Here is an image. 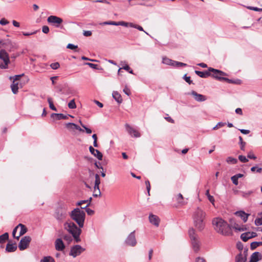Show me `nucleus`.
I'll list each match as a JSON object with an SVG mask.
<instances>
[{"label": "nucleus", "mask_w": 262, "mask_h": 262, "mask_svg": "<svg viewBox=\"0 0 262 262\" xmlns=\"http://www.w3.org/2000/svg\"><path fill=\"white\" fill-rule=\"evenodd\" d=\"M31 241V238L29 236H25L23 237L18 244V248L19 250H24L26 249L29 245Z\"/></svg>", "instance_id": "nucleus-11"}, {"label": "nucleus", "mask_w": 262, "mask_h": 262, "mask_svg": "<svg viewBox=\"0 0 262 262\" xmlns=\"http://www.w3.org/2000/svg\"><path fill=\"white\" fill-rule=\"evenodd\" d=\"M40 262H55V260L52 257L48 256L44 257Z\"/></svg>", "instance_id": "nucleus-38"}, {"label": "nucleus", "mask_w": 262, "mask_h": 262, "mask_svg": "<svg viewBox=\"0 0 262 262\" xmlns=\"http://www.w3.org/2000/svg\"><path fill=\"white\" fill-rule=\"evenodd\" d=\"M148 218L149 221L151 224L157 227H159L160 222V219L157 215L150 213L149 215Z\"/></svg>", "instance_id": "nucleus-15"}, {"label": "nucleus", "mask_w": 262, "mask_h": 262, "mask_svg": "<svg viewBox=\"0 0 262 262\" xmlns=\"http://www.w3.org/2000/svg\"><path fill=\"white\" fill-rule=\"evenodd\" d=\"M92 199V198H90L89 200L80 201L77 202L76 205L78 206H81L82 204L86 203L88 204L86 205V206L88 207L90 205Z\"/></svg>", "instance_id": "nucleus-34"}, {"label": "nucleus", "mask_w": 262, "mask_h": 262, "mask_svg": "<svg viewBox=\"0 0 262 262\" xmlns=\"http://www.w3.org/2000/svg\"><path fill=\"white\" fill-rule=\"evenodd\" d=\"M235 214L238 216H239L244 223L247 221L248 216L249 215V214L246 213L244 211H236Z\"/></svg>", "instance_id": "nucleus-22"}, {"label": "nucleus", "mask_w": 262, "mask_h": 262, "mask_svg": "<svg viewBox=\"0 0 262 262\" xmlns=\"http://www.w3.org/2000/svg\"><path fill=\"white\" fill-rule=\"evenodd\" d=\"M195 262H206V261L203 257H198L195 259Z\"/></svg>", "instance_id": "nucleus-64"}, {"label": "nucleus", "mask_w": 262, "mask_h": 262, "mask_svg": "<svg viewBox=\"0 0 262 262\" xmlns=\"http://www.w3.org/2000/svg\"><path fill=\"white\" fill-rule=\"evenodd\" d=\"M9 238V234L7 232L4 233L3 234L0 235V243H4Z\"/></svg>", "instance_id": "nucleus-33"}, {"label": "nucleus", "mask_w": 262, "mask_h": 262, "mask_svg": "<svg viewBox=\"0 0 262 262\" xmlns=\"http://www.w3.org/2000/svg\"><path fill=\"white\" fill-rule=\"evenodd\" d=\"M183 196L181 193H179L177 196V201L179 204L184 205L185 203L183 201Z\"/></svg>", "instance_id": "nucleus-40"}, {"label": "nucleus", "mask_w": 262, "mask_h": 262, "mask_svg": "<svg viewBox=\"0 0 262 262\" xmlns=\"http://www.w3.org/2000/svg\"><path fill=\"white\" fill-rule=\"evenodd\" d=\"M18 83L17 82L13 81L12 84L11 85V88L12 90V92L13 94H16L18 92Z\"/></svg>", "instance_id": "nucleus-28"}, {"label": "nucleus", "mask_w": 262, "mask_h": 262, "mask_svg": "<svg viewBox=\"0 0 262 262\" xmlns=\"http://www.w3.org/2000/svg\"><path fill=\"white\" fill-rule=\"evenodd\" d=\"M17 249L16 243L10 244L8 243L6 245V250L8 252H14Z\"/></svg>", "instance_id": "nucleus-24"}, {"label": "nucleus", "mask_w": 262, "mask_h": 262, "mask_svg": "<svg viewBox=\"0 0 262 262\" xmlns=\"http://www.w3.org/2000/svg\"><path fill=\"white\" fill-rule=\"evenodd\" d=\"M0 59L3 60L5 63V66H3L2 68H7L8 65L10 63V60L9 55L5 50H0Z\"/></svg>", "instance_id": "nucleus-12"}, {"label": "nucleus", "mask_w": 262, "mask_h": 262, "mask_svg": "<svg viewBox=\"0 0 262 262\" xmlns=\"http://www.w3.org/2000/svg\"><path fill=\"white\" fill-rule=\"evenodd\" d=\"M235 262H246L247 258L243 256L242 252H240L235 256Z\"/></svg>", "instance_id": "nucleus-27"}, {"label": "nucleus", "mask_w": 262, "mask_h": 262, "mask_svg": "<svg viewBox=\"0 0 262 262\" xmlns=\"http://www.w3.org/2000/svg\"><path fill=\"white\" fill-rule=\"evenodd\" d=\"M215 230L219 233L225 236L232 235L231 227L222 218L216 217L212 220Z\"/></svg>", "instance_id": "nucleus-1"}, {"label": "nucleus", "mask_w": 262, "mask_h": 262, "mask_svg": "<svg viewBox=\"0 0 262 262\" xmlns=\"http://www.w3.org/2000/svg\"><path fill=\"white\" fill-rule=\"evenodd\" d=\"M84 251V248H82L80 245H76L71 248L69 255L73 257H76Z\"/></svg>", "instance_id": "nucleus-10"}, {"label": "nucleus", "mask_w": 262, "mask_h": 262, "mask_svg": "<svg viewBox=\"0 0 262 262\" xmlns=\"http://www.w3.org/2000/svg\"><path fill=\"white\" fill-rule=\"evenodd\" d=\"M130 27L136 28L141 31H143L145 33L148 35V33L146 32L145 31H144L142 27H141V26L133 23V24H131L130 25Z\"/></svg>", "instance_id": "nucleus-35"}, {"label": "nucleus", "mask_w": 262, "mask_h": 262, "mask_svg": "<svg viewBox=\"0 0 262 262\" xmlns=\"http://www.w3.org/2000/svg\"><path fill=\"white\" fill-rule=\"evenodd\" d=\"M190 238L191 241V244L194 251L198 252L200 249V242L198 241V236L195 234L193 228H191L188 231Z\"/></svg>", "instance_id": "nucleus-6"}, {"label": "nucleus", "mask_w": 262, "mask_h": 262, "mask_svg": "<svg viewBox=\"0 0 262 262\" xmlns=\"http://www.w3.org/2000/svg\"><path fill=\"white\" fill-rule=\"evenodd\" d=\"M205 212L200 208L198 207L193 214V220L195 227L202 231L205 227Z\"/></svg>", "instance_id": "nucleus-2"}, {"label": "nucleus", "mask_w": 262, "mask_h": 262, "mask_svg": "<svg viewBox=\"0 0 262 262\" xmlns=\"http://www.w3.org/2000/svg\"><path fill=\"white\" fill-rule=\"evenodd\" d=\"M67 48L69 49L75 50L78 48V46L72 43H69L67 45Z\"/></svg>", "instance_id": "nucleus-57"}, {"label": "nucleus", "mask_w": 262, "mask_h": 262, "mask_svg": "<svg viewBox=\"0 0 262 262\" xmlns=\"http://www.w3.org/2000/svg\"><path fill=\"white\" fill-rule=\"evenodd\" d=\"M113 98L119 103L122 102V98L121 95L117 91H114L112 94Z\"/></svg>", "instance_id": "nucleus-26"}, {"label": "nucleus", "mask_w": 262, "mask_h": 262, "mask_svg": "<svg viewBox=\"0 0 262 262\" xmlns=\"http://www.w3.org/2000/svg\"><path fill=\"white\" fill-rule=\"evenodd\" d=\"M55 249L57 251H61L65 248V246L62 239L61 238H57L55 241Z\"/></svg>", "instance_id": "nucleus-19"}, {"label": "nucleus", "mask_w": 262, "mask_h": 262, "mask_svg": "<svg viewBox=\"0 0 262 262\" xmlns=\"http://www.w3.org/2000/svg\"><path fill=\"white\" fill-rule=\"evenodd\" d=\"M184 79L189 84L193 83L192 81L190 79V76H187V74H185L183 76Z\"/></svg>", "instance_id": "nucleus-52"}, {"label": "nucleus", "mask_w": 262, "mask_h": 262, "mask_svg": "<svg viewBox=\"0 0 262 262\" xmlns=\"http://www.w3.org/2000/svg\"><path fill=\"white\" fill-rule=\"evenodd\" d=\"M50 29L48 26H43L42 28V31L45 34H47L49 32Z\"/></svg>", "instance_id": "nucleus-58"}, {"label": "nucleus", "mask_w": 262, "mask_h": 262, "mask_svg": "<svg viewBox=\"0 0 262 262\" xmlns=\"http://www.w3.org/2000/svg\"><path fill=\"white\" fill-rule=\"evenodd\" d=\"M208 70L209 71H211L213 73L211 75L212 77L221 81H223L224 78L223 76L227 75L226 73L212 68H209Z\"/></svg>", "instance_id": "nucleus-8"}, {"label": "nucleus", "mask_w": 262, "mask_h": 262, "mask_svg": "<svg viewBox=\"0 0 262 262\" xmlns=\"http://www.w3.org/2000/svg\"><path fill=\"white\" fill-rule=\"evenodd\" d=\"M115 21H104L102 23H100V25H114L115 26Z\"/></svg>", "instance_id": "nucleus-50"}, {"label": "nucleus", "mask_w": 262, "mask_h": 262, "mask_svg": "<svg viewBox=\"0 0 262 262\" xmlns=\"http://www.w3.org/2000/svg\"><path fill=\"white\" fill-rule=\"evenodd\" d=\"M24 75V74L20 75H16L13 77H10V79H13V81L16 82L20 79V77Z\"/></svg>", "instance_id": "nucleus-47"}, {"label": "nucleus", "mask_w": 262, "mask_h": 262, "mask_svg": "<svg viewBox=\"0 0 262 262\" xmlns=\"http://www.w3.org/2000/svg\"><path fill=\"white\" fill-rule=\"evenodd\" d=\"M251 170L252 172L256 171L257 172L260 173L262 171V168H258L257 166H253L251 168Z\"/></svg>", "instance_id": "nucleus-49"}, {"label": "nucleus", "mask_w": 262, "mask_h": 262, "mask_svg": "<svg viewBox=\"0 0 262 262\" xmlns=\"http://www.w3.org/2000/svg\"><path fill=\"white\" fill-rule=\"evenodd\" d=\"M51 68L53 70H56L60 67V64L58 62H54L51 64Z\"/></svg>", "instance_id": "nucleus-48"}, {"label": "nucleus", "mask_w": 262, "mask_h": 262, "mask_svg": "<svg viewBox=\"0 0 262 262\" xmlns=\"http://www.w3.org/2000/svg\"><path fill=\"white\" fill-rule=\"evenodd\" d=\"M122 69L124 70L127 71L129 72V73L133 74V71L130 69V67L128 65H125V66H123Z\"/></svg>", "instance_id": "nucleus-59"}, {"label": "nucleus", "mask_w": 262, "mask_h": 262, "mask_svg": "<svg viewBox=\"0 0 262 262\" xmlns=\"http://www.w3.org/2000/svg\"><path fill=\"white\" fill-rule=\"evenodd\" d=\"M67 207L65 206L57 207L54 213V217L59 223H62L67 218Z\"/></svg>", "instance_id": "nucleus-5"}, {"label": "nucleus", "mask_w": 262, "mask_h": 262, "mask_svg": "<svg viewBox=\"0 0 262 262\" xmlns=\"http://www.w3.org/2000/svg\"><path fill=\"white\" fill-rule=\"evenodd\" d=\"M225 123L220 122L214 127H213V129L215 130L219 128L223 127L225 125Z\"/></svg>", "instance_id": "nucleus-53"}, {"label": "nucleus", "mask_w": 262, "mask_h": 262, "mask_svg": "<svg viewBox=\"0 0 262 262\" xmlns=\"http://www.w3.org/2000/svg\"><path fill=\"white\" fill-rule=\"evenodd\" d=\"M69 117L73 118L74 117L70 115H65L63 114H56V113H52L51 115V117L57 120H60L61 119H67Z\"/></svg>", "instance_id": "nucleus-16"}, {"label": "nucleus", "mask_w": 262, "mask_h": 262, "mask_svg": "<svg viewBox=\"0 0 262 262\" xmlns=\"http://www.w3.org/2000/svg\"><path fill=\"white\" fill-rule=\"evenodd\" d=\"M95 183L100 184V179L99 176L98 174H96L95 176Z\"/></svg>", "instance_id": "nucleus-62"}, {"label": "nucleus", "mask_w": 262, "mask_h": 262, "mask_svg": "<svg viewBox=\"0 0 262 262\" xmlns=\"http://www.w3.org/2000/svg\"><path fill=\"white\" fill-rule=\"evenodd\" d=\"M81 126L85 129V130L87 134H90L92 133V130L90 128L87 127L83 124H81Z\"/></svg>", "instance_id": "nucleus-60"}, {"label": "nucleus", "mask_w": 262, "mask_h": 262, "mask_svg": "<svg viewBox=\"0 0 262 262\" xmlns=\"http://www.w3.org/2000/svg\"><path fill=\"white\" fill-rule=\"evenodd\" d=\"M226 162L229 164H234L237 162V160L232 157H229L227 158Z\"/></svg>", "instance_id": "nucleus-37"}, {"label": "nucleus", "mask_w": 262, "mask_h": 262, "mask_svg": "<svg viewBox=\"0 0 262 262\" xmlns=\"http://www.w3.org/2000/svg\"><path fill=\"white\" fill-rule=\"evenodd\" d=\"M206 195L208 197V200H209V201L212 203V204H213V202H214V198L213 196L211 195L210 194H209V190H207L206 191Z\"/></svg>", "instance_id": "nucleus-46"}, {"label": "nucleus", "mask_w": 262, "mask_h": 262, "mask_svg": "<svg viewBox=\"0 0 262 262\" xmlns=\"http://www.w3.org/2000/svg\"><path fill=\"white\" fill-rule=\"evenodd\" d=\"M48 102L49 104L50 108L53 111H56L57 109H56V107L54 105L52 99L50 97H48Z\"/></svg>", "instance_id": "nucleus-36"}, {"label": "nucleus", "mask_w": 262, "mask_h": 262, "mask_svg": "<svg viewBox=\"0 0 262 262\" xmlns=\"http://www.w3.org/2000/svg\"><path fill=\"white\" fill-rule=\"evenodd\" d=\"M68 107L71 109H74L76 108V105L75 102V100L73 99L71 100L68 103Z\"/></svg>", "instance_id": "nucleus-41"}, {"label": "nucleus", "mask_w": 262, "mask_h": 262, "mask_svg": "<svg viewBox=\"0 0 262 262\" xmlns=\"http://www.w3.org/2000/svg\"><path fill=\"white\" fill-rule=\"evenodd\" d=\"M261 254L259 252H255L251 255L249 262H257L261 259Z\"/></svg>", "instance_id": "nucleus-20"}, {"label": "nucleus", "mask_w": 262, "mask_h": 262, "mask_svg": "<svg viewBox=\"0 0 262 262\" xmlns=\"http://www.w3.org/2000/svg\"><path fill=\"white\" fill-rule=\"evenodd\" d=\"M131 24H133L132 23H127L123 21H115V26H122L124 27H130Z\"/></svg>", "instance_id": "nucleus-29"}, {"label": "nucleus", "mask_w": 262, "mask_h": 262, "mask_svg": "<svg viewBox=\"0 0 262 262\" xmlns=\"http://www.w3.org/2000/svg\"><path fill=\"white\" fill-rule=\"evenodd\" d=\"M61 236L65 241L68 242H70L72 240L71 236L69 234H62Z\"/></svg>", "instance_id": "nucleus-44"}, {"label": "nucleus", "mask_w": 262, "mask_h": 262, "mask_svg": "<svg viewBox=\"0 0 262 262\" xmlns=\"http://www.w3.org/2000/svg\"><path fill=\"white\" fill-rule=\"evenodd\" d=\"M238 159L241 162L243 163H246L248 161V159L245 156L243 155H239L238 156Z\"/></svg>", "instance_id": "nucleus-51"}, {"label": "nucleus", "mask_w": 262, "mask_h": 262, "mask_svg": "<svg viewBox=\"0 0 262 262\" xmlns=\"http://www.w3.org/2000/svg\"><path fill=\"white\" fill-rule=\"evenodd\" d=\"M125 126L128 133L132 137L135 138H139L141 136V134H140V133L137 130L133 128L129 124H126Z\"/></svg>", "instance_id": "nucleus-13"}, {"label": "nucleus", "mask_w": 262, "mask_h": 262, "mask_svg": "<svg viewBox=\"0 0 262 262\" xmlns=\"http://www.w3.org/2000/svg\"><path fill=\"white\" fill-rule=\"evenodd\" d=\"M85 64L88 65L90 68H91L93 69H96V70H102V68L99 65L97 64L87 62V63H85Z\"/></svg>", "instance_id": "nucleus-32"}, {"label": "nucleus", "mask_w": 262, "mask_h": 262, "mask_svg": "<svg viewBox=\"0 0 262 262\" xmlns=\"http://www.w3.org/2000/svg\"><path fill=\"white\" fill-rule=\"evenodd\" d=\"M89 150L91 154L97 157L98 160H102L103 155L101 152H100L98 150L95 149L92 146H90Z\"/></svg>", "instance_id": "nucleus-18"}, {"label": "nucleus", "mask_w": 262, "mask_h": 262, "mask_svg": "<svg viewBox=\"0 0 262 262\" xmlns=\"http://www.w3.org/2000/svg\"><path fill=\"white\" fill-rule=\"evenodd\" d=\"M231 180L232 183L235 185H237L238 184V179L234 175L231 178Z\"/></svg>", "instance_id": "nucleus-56"}, {"label": "nucleus", "mask_w": 262, "mask_h": 262, "mask_svg": "<svg viewBox=\"0 0 262 262\" xmlns=\"http://www.w3.org/2000/svg\"><path fill=\"white\" fill-rule=\"evenodd\" d=\"M172 60L165 57L162 58V62L164 64L171 66Z\"/></svg>", "instance_id": "nucleus-39"}, {"label": "nucleus", "mask_w": 262, "mask_h": 262, "mask_svg": "<svg viewBox=\"0 0 262 262\" xmlns=\"http://www.w3.org/2000/svg\"><path fill=\"white\" fill-rule=\"evenodd\" d=\"M223 81H226L229 83H235V84H240L241 80L239 79L232 80L230 79L224 77Z\"/></svg>", "instance_id": "nucleus-31"}, {"label": "nucleus", "mask_w": 262, "mask_h": 262, "mask_svg": "<svg viewBox=\"0 0 262 262\" xmlns=\"http://www.w3.org/2000/svg\"><path fill=\"white\" fill-rule=\"evenodd\" d=\"M247 8L249 10H253L255 11H262V8H259L256 7L248 6Z\"/></svg>", "instance_id": "nucleus-55"}, {"label": "nucleus", "mask_w": 262, "mask_h": 262, "mask_svg": "<svg viewBox=\"0 0 262 262\" xmlns=\"http://www.w3.org/2000/svg\"><path fill=\"white\" fill-rule=\"evenodd\" d=\"M81 209H84L85 211L87 212L89 215H92L94 213V211L92 210L91 209L88 208V207L85 206L84 207H81Z\"/></svg>", "instance_id": "nucleus-43"}, {"label": "nucleus", "mask_w": 262, "mask_h": 262, "mask_svg": "<svg viewBox=\"0 0 262 262\" xmlns=\"http://www.w3.org/2000/svg\"><path fill=\"white\" fill-rule=\"evenodd\" d=\"M239 144L241 145V149L242 150H245V146L246 145V142H244L243 140V138L241 136L239 137Z\"/></svg>", "instance_id": "nucleus-42"}, {"label": "nucleus", "mask_w": 262, "mask_h": 262, "mask_svg": "<svg viewBox=\"0 0 262 262\" xmlns=\"http://www.w3.org/2000/svg\"><path fill=\"white\" fill-rule=\"evenodd\" d=\"M124 243L126 245L131 246L135 247L137 245V239L135 235V230L132 232L125 239Z\"/></svg>", "instance_id": "nucleus-9"}, {"label": "nucleus", "mask_w": 262, "mask_h": 262, "mask_svg": "<svg viewBox=\"0 0 262 262\" xmlns=\"http://www.w3.org/2000/svg\"><path fill=\"white\" fill-rule=\"evenodd\" d=\"M257 236V233L254 232H247L243 233L241 235V239L245 242L248 239L255 237Z\"/></svg>", "instance_id": "nucleus-14"}, {"label": "nucleus", "mask_w": 262, "mask_h": 262, "mask_svg": "<svg viewBox=\"0 0 262 262\" xmlns=\"http://www.w3.org/2000/svg\"><path fill=\"white\" fill-rule=\"evenodd\" d=\"M72 220L75 221L80 228H83L85 218V212L79 208H75L70 214Z\"/></svg>", "instance_id": "nucleus-4"}, {"label": "nucleus", "mask_w": 262, "mask_h": 262, "mask_svg": "<svg viewBox=\"0 0 262 262\" xmlns=\"http://www.w3.org/2000/svg\"><path fill=\"white\" fill-rule=\"evenodd\" d=\"M18 229L20 228L19 233L18 236H17L16 239H18L19 237L24 234H25L27 231V228L26 227L22 224H19L18 225Z\"/></svg>", "instance_id": "nucleus-25"}, {"label": "nucleus", "mask_w": 262, "mask_h": 262, "mask_svg": "<svg viewBox=\"0 0 262 262\" xmlns=\"http://www.w3.org/2000/svg\"><path fill=\"white\" fill-rule=\"evenodd\" d=\"M66 127L69 130H73L76 129L80 132H84L83 129H82L81 127L74 123H67L66 124Z\"/></svg>", "instance_id": "nucleus-21"}, {"label": "nucleus", "mask_w": 262, "mask_h": 262, "mask_svg": "<svg viewBox=\"0 0 262 262\" xmlns=\"http://www.w3.org/2000/svg\"><path fill=\"white\" fill-rule=\"evenodd\" d=\"M210 72L211 71H209V70L204 72L195 71V73L201 78H207L211 75Z\"/></svg>", "instance_id": "nucleus-23"}, {"label": "nucleus", "mask_w": 262, "mask_h": 262, "mask_svg": "<svg viewBox=\"0 0 262 262\" xmlns=\"http://www.w3.org/2000/svg\"><path fill=\"white\" fill-rule=\"evenodd\" d=\"M63 21L61 18L55 15H50L47 18L48 23L57 28H62L61 24Z\"/></svg>", "instance_id": "nucleus-7"}, {"label": "nucleus", "mask_w": 262, "mask_h": 262, "mask_svg": "<svg viewBox=\"0 0 262 262\" xmlns=\"http://www.w3.org/2000/svg\"><path fill=\"white\" fill-rule=\"evenodd\" d=\"M261 217L257 218L255 220V224L256 226H260L262 225V212L260 213Z\"/></svg>", "instance_id": "nucleus-45"}, {"label": "nucleus", "mask_w": 262, "mask_h": 262, "mask_svg": "<svg viewBox=\"0 0 262 262\" xmlns=\"http://www.w3.org/2000/svg\"><path fill=\"white\" fill-rule=\"evenodd\" d=\"M9 24V21L6 19L5 18H2L1 20H0V24L2 25H6L7 24Z\"/></svg>", "instance_id": "nucleus-61"}, {"label": "nucleus", "mask_w": 262, "mask_h": 262, "mask_svg": "<svg viewBox=\"0 0 262 262\" xmlns=\"http://www.w3.org/2000/svg\"><path fill=\"white\" fill-rule=\"evenodd\" d=\"M262 245V242H253L250 244V249L252 250H254L257 247Z\"/></svg>", "instance_id": "nucleus-30"}, {"label": "nucleus", "mask_w": 262, "mask_h": 262, "mask_svg": "<svg viewBox=\"0 0 262 262\" xmlns=\"http://www.w3.org/2000/svg\"><path fill=\"white\" fill-rule=\"evenodd\" d=\"M123 91L127 96H129L130 95V90L127 86H125Z\"/></svg>", "instance_id": "nucleus-63"}, {"label": "nucleus", "mask_w": 262, "mask_h": 262, "mask_svg": "<svg viewBox=\"0 0 262 262\" xmlns=\"http://www.w3.org/2000/svg\"><path fill=\"white\" fill-rule=\"evenodd\" d=\"M191 94L194 97V99L199 102H203L206 100V96L197 93L195 91H192Z\"/></svg>", "instance_id": "nucleus-17"}, {"label": "nucleus", "mask_w": 262, "mask_h": 262, "mask_svg": "<svg viewBox=\"0 0 262 262\" xmlns=\"http://www.w3.org/2000/svg\"><path fill=\"white\" fill-rule=\"evenodd\" d=\"M64 228L70 234H71L75 242L78 243L80 242V235L81 233L82 230L81 228H80L72 221L66 222L63 224Z\"/></svg>", "instance_id": "nucleus-3"}, {"label": "nucleus", "mask_w": 262, "mask_h": 262, "mask_svg": "<svg viewBox=\"0 0 262 262\" xmlns=\"http://www.w3.org/2000/svg\"><path fill=\"white\" fill-rule=\"evenodd\" d=\"M145 185H146V189H147V193H148V195H150V182L149 181V180H146L145 181Z\"/></svg>", "instance_id": "nucleus-54"}]
</instances>
